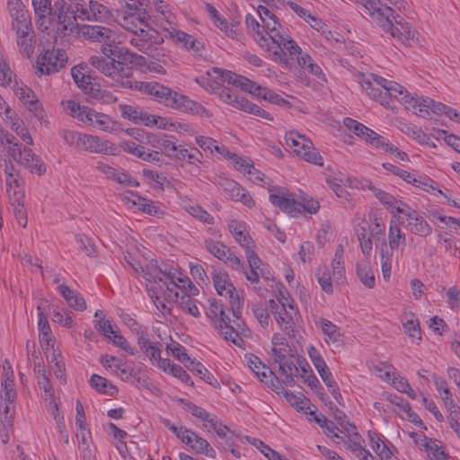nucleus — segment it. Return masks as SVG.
Masks as SVG:
<instances>
[{"instance_id": "nucleus-5", "label": "nucleus", "mask_w": 460, "mask_h": 460, "mask_svg": "<svg viewBox=\"0 0 460 460\" xmlns=\"http://www.w3.org/2000/svg\"><path fill=\"white\" fill-rule=\"evenodd\" d=\"M207 315L210 318L213 325L220 330L225 340L232 341L239 348L243 347L244 341L240 333L244 330V323L241 320V315L239 319L236 318V320L231 322L224 311L223 305L215 299L209 300V307Z\"/></svg>"}, {"instance_id": "nucleus-25", "label": "nucleus", "mask_w": 460, "mask_h": 460, "mask_svg": "<svg viewBox=\"0 0 460 460\" xmlns=\"http://www.w3.org/2000/svg\"><path fill=\"white\" fill-rule=\"evenodd\" d=\"M147 142L160 153L168 157H172L177 151V144L173 136L161 134L159 136L155 134L147 135Z\"/></svg>"}, {"instance_id": "nucleus-38", "label": "nucleus", "mask_w": 460, "mask_h": 460, "mask_svg": "<svg viewBox=\"0 0 460 460\" xmlns=\"http://www.w3.org/2000/svg\"><path fill=\"white\" fill-rule=\"evenodd\" d=\"M17 35V44L20 48L21 53L26 57L31 58V56L34 52L35 48V35L33 30L26 31L24 34H16Z\"/></svg>"}, {"instance_id": "nucleus-48", "label": "nucleus", "mask_w": 460, "mask_h": 460, "mask_svg": "<svg viewBox=\"0 0 460 460\" xmlns=\"http://www.w3.org/2000/svg\"><path fill=\"white\" fill-rule=\"evenodd\" d=\"M422 441L425 442V444H422V447L429 452V456L431 460H448L441 447L436 443V440L422 436Z\"/></svg>"}, {"instance_id": "nucleus-6", "label": "nucleus", "mask_w": 460, "mask_h": 460, "mask_svg": "<svg viewBox=\"0 0 460 460\" xmlns=\"http://www.w3.org/2000/svg\"><path fill=\"white\" fill-rule=\"evenodd\" d=\"M316 278L322 289L328 295H332L334 291L333 283L340 286L345 282L344 247L342 244L338 245L335 251L332 261V270L326 265L319 266Z\"/></svg>"}, {"instance_id": "nucleus-36", "label": "nucleus", "mask_w": 460, "mask_h": 460, "mask_svg": "<svg viewBox=\"0 0 460 460\" xmlns=\"http://www.w3.org/2000/svg\"><path fill=\"white\" fill-rule=\"evenodd\" d=\"M87 13H89L87 22H104L111 15L109 9L104 4L94 0H89Z\"/></svg>"}, {"instance_id": "nucleus-44", "label": "nucleus", "mask_w": 460, "mask_h": 460, "mask_svg": "<svg viewBox=\"0 0 460 460\" xmlns=\"http://www.w3.org/2000/svg\"><path fill=\"white\" fill-rule=\"evenodd\" d=\"M12 27L16 34H24L26 31L32 30V24L29 12L22 13L19 15L12 17Z\"/></svg>"}, {"instance_id": "nucleus-64", "label": "nucleus", "mask_w": 460, "mask_h": 460, "mask_svg": "<svg viewBox=\"0 0 460 460\" xmlns=\"http://www.w3.org/2000/svg\"><path fill=\"white\" fill-rule=\"evenodd\" d=\"M166 349L171 350L172 355L182 363L186 364L190 359L184 347L178 342L172 341L166 346Z\"/></svg>"}, {"instance_id": "nucleus-45", "label": "nucleus", "mask_w": 460, "mask_h": 460, "mask_svg": "<svg viewBox=\"0 0 460 460\" xmlns=\"http://www.w3.org/2000/svg\"><path fill=\"white\" fill-rule=\"evenodd\" d=\"M389 249H397L401 244H405V234L402 232L399 225L395 222H391L388 234Z\"/></svg>"}, {"instance_id": "nucleus-28", "label": "nucleus", "mask_w": 460, "mask_h": 460, "mask_svg": "<svg viewBox=\"0 0 460 460\" xmlns=\"http://www.w3.org/2000/svg\"><path fill=\"white\" fill-rule=\"evenodd\" d=\"M370 77L371 78L363 77L360 80L359 84L362 90L365 91L369 97L379 102L382 105L388 104L386 97L384 94V89L382 86L376 84V79L379 76L371 75Z\"/></svg>"}, {"instance_id": "nucleus-24", "label": "nucleus", "mask_w": 460, "mask_h": 460, "mask_svg": "<svg viewBox=\"0 0 460 460\" xmlns=\"http://www.w3.org/2000/svg\"><path fill=\"white\" fill-rule=\"evenodd\" d=\"M407 225L406 228L413 234L426 237L431 234L432 227L415 210L404 212Z\"/></svg>"}, {"instance_id": "nucleus-8", "label": "nucleus", "mask_w": 460, "mask_h": 460, "mask_svg": "<svg viewBox=\"0 0 460 460\" xmlns=\"http://www.w3.org/2000/svg\"><path fill=\"white\" fill-rule=\"evenodd\" d=\"M66 110L72 117L100 130L111 132L115 128L116 123L109 115L97 112L87 106H81L75 101H68Z\"/></svg>"}, {"instance_id": "nucleus-4", "label": "nucleus", "mask_w": 460, "mask_h": 460, "mask_svg": "<svg viewBox=\"0 0 460 460\" xmlns=\"http://www.w3.org/2000/svg\"><path fill=\"white\" fill-rule=\"evenodd\" d=\"M195 81L206 90L214 92L226 103L264 119L273 120V117L270 112L243 96L234 95L229 88L221 85L217 82L212 81L206 76L197 77Z\"/></svg>"}, {"instance_id": "nucleus-15", "label": "nucleus", "mask_w": 460, "mask_h": 460, "mask_svg": "<svg viewBox=\"0 0 460 460\" xmlns=\"http://www.w3.org/2000/svg\"><path fill=\"white\" fill-rule=\"evenodd\" d=\"M212 71L217 77H220L223 82L240 87L243 91L253 94L254 96L261 97L263 90L265 89V87L257 84L255 82L231 71L222 70L217 67H213Z\"/></svg>"}, {"instance_id": "nucleus-39", "label": "nucleus", "mask_w": 460, "mask_h": 460, "mask_svg": "<svg viewBox=\"0 0 460 460\" xmlns=\"http://www.w3.org/2000/svg\"><path fill=\"white\" fill-rule=\"evenodd\" d=\"M316 325L319 326L323 332L327 336V342L335 343L341 341V334L340 328L331 321L325 318H320L316 322Z\"/></svg>"}, {"instance_id": "nucleus-33", "label": "nucleus", "mask_w": 460, "mask_h": 460, "mask_svg": "<svg viewBox=\"0 0 460 460\" xmlns=\"http://www.w3.org/2000/svg\"><path fill=\"white\" fill-rule=\"evenodd\" d=\"M6 123L10 124L11 128L28 145L33 144V139L29 132V129L25 127L23 121L14 115H7L4 118Z\"/></svg>"}, {"instance_id": "nucleus-46", "label": "nucleus", "mask_w": 460, "mask_h": 460, "mask_svg": "<svg viewBox=\"0 0 460 460\" xmlns=\"http://www.w3.org/2000/svg\"><path fill=\"white\" fill-rule=\"evenodd\" d=\"M297 63L302 68L307 69L312 75L317 76L319 79H325V75L320 66L314 63L313 58L307 53H304L297 57Z\"/></svg>"}, {"instance_id": "nucleus-26", "label": "nucleus", "mask_w": 460, "mask_h": 460, "mask_svg": "<svg viewBox=\"0 0 460 460\" xmlns=\"http://www.w3.org/2000/svg\"><path fill=\"white\" fill-rule=\"evenodd\" d=\"M150 15L147 12L137 13H128L123 15L119 20V24L125 30L136 35L141 28L146 27V22L149 21Z\"/></svg>"}, {"instance_id": "nucleus-52", "label": "nucleus", "mask_w": 460, "mask_h": 460, "mask_svg": "<svg viewBox=\"0 0 460 460\" xmlns=\"http://www.w3.org/2000/svg\"><path fill=\"white\" fill-rule=\"evenodd\" d=\"M91 385L100 393L112 394L117 391L116 387L108 380L99 375H93L90 379Z\"/></svg>"}, {"instance_id": "nucleus-32", "label": "nucleus", "mask_w": 460, "mask_h": 460, "mask_svg": "<svg viewBox=\"0 0 460 460\" xmlns=\"http://www.w3.org/2000/svg\"><path fill=\"white\" fill-rule=\"evenodd\" d=\"M155 283L157 284V287L152 288V293L150 295L155 305L161 312L165 310L169 311L170 309L168 308L166 303L169 301H174V299H171L168 296L166 288L161 280H157Z\"/></svg>"}, {"instance_id": "nucleus-11", "label": "nucleus", "mask_w": 460, "mask_h": 460, "mask_svg": "<svg viewBox=\"0 0 460 460\" xmlns=\"http://www.w3.org/2000/svg\"><path fill=\"white\" fill-rule=\"evenodd\" d=\"M7 155L31 172L42 175L46 172V167L40 157L34 155L30 148L22 149L16 139L8 147Z\"/></svg>"}, {"instance_id": "nucleus-31", "label": "nucleus", "mask_w": 460, "mask_h": 460, "mask_svg": "<svg viewBox=\"0 0 460 460\" xmlns=\"http://www.w3.org/2000/svg\"><path fill=\"white\" fill-rule=\"evenodd\" d=\"M13 73L11 74V76ZM3 86H10L13 88L15 95L24 103L28 105H35L37 99L33 91L22 83L16 81L13 82L11 79L10 84H2Z\"/></svg>"}, {"instance_id": "nucleus-53", "label": "nucleus", "mask_w": 460, "mask_h": 460, "mask_svg": "<svg viewBox=\"0 0 460 460\" xmlns=\"http://www.w3.org/2000/svg\"><path fill=\"white\" fill-rule=\"evenodd\" d=\"M188 362L189 363L185 364V367L189 370L199 376L200 378H202L207 383L212 385L213 381L215 380L214 376L210 374L200 362L191 359H190Z\"/></svg>"}, {"instance_id": "nucleus-20", "label": "nucleus", "mask_w": 460, "mask_h": 460, "mask_svg": "<svg viewBox=\"0 0 460 460\" xmlns=\"http://www.w3.org/2000/svg\"><path fill=\"white\" fill-rule=\"evenodd\" d=\"M270 39L269 46H266V48L274 55L280 56L284 53L283 49H286L290 56L296 55L299 57L304 54L296 42L289 39L288 36H284L280 33H275L273 35H270Z\"/></svg>"}, {"instance_id": "nucleus-7", "label": "nucleus", "mask_w": 460, "mask_h": 460, "mask_svg": "<svg viewBox=\"0 0 460 460\" xmlns=\"http://www.w3.org/2000/svg\"><path fill=\"white\" fill-rule=\"evenodd\" d=\"M140 90L156 97L165 106L188 112L194 111L196 102L186 96L172 91V89L156 82L140 83Z\"/></svg>"}, {"instance_id": "nucleus-43", "label": "nucleus", "mask_w": 460, "mask_h": 460, "mask_svg": "<svg viewBox=\"0 0 460 460\" xmlns=\"http://www.w3.org/2000/svg\"><path fill=\"white\" fill-rule=\"evenodd\" d=\"M357 275L363 285L368 288H373L376 283L373 270L368 261L357 265Z\"/></svg>"}, {"instance_id": "nucleus-61", "label": "nucleus", "mask_w": 460, "mask_h": 460, "mask_svg": "<svg viewBox=\"0 0 460 460\" xmlns=\"http://www.w3.org/2000/svg\"><path fill=\"white\" fill-rule=\"evenodd\" d=\"M249 367L261 382H267L265 379L268 378V374L270 370L262 364L259 358L253 357V358H251L249 361Z\"/></svg>"}, {"instance_id": "nucleus-21", "label": "nucleus", "mask_w": 460, "mask_h": 460, "mask_svg": "<svg viewBox=\"0 0 460 460\" xmlns=\"http://www.w3.org/2000/svg\"><path fill=\"white\" fill-rule=\"evenodd\" d=\"M78 149L96 154L114 155L116 146L109 140L97 136L84 134Z\"/></svg>"}, {"instance_id": "nucleus-58", "label": "nucleus", "mask_w": 460, "mask_h": 460, "mask_svg": "<svg viewBox=\"0 0 460 460\" xmlns=\"http://www.w3.org/2000/svg\"><path fill=\"white\" fill-rule=\"evenodd\" d=\"M379 201L388 208L394 209L398 213H404L402 206H405L402 201H398L393 195L383 190L378 198Z\"/></svg>"}, {"instance_id": "nucleus-23", "label": "nucleus", "mask_w": 460, "mask_h": 460, "mask_svg": "<svg viewBox=\"0 0 460 460\" xmlns=\"http://www.w3.org/2000/svg\"><path fill=\"white\" fill-rule=\"evenodd\" d=\"M167 22L169 27H164V29L168 33L170 39L175 43L197 53L203 49V44L201 42L198 41L191 35L172 27L170 22L167 21Z\"/></svg>"}, {"instance_id": "nucleus-14", "label": "nucleus", "mask_w": 460, "mask_h": 460, "mask_svg": "<svg viewBox=\"0 0 460 460\" xmlns=\"http://www.w3.org/2000/svg\"><path fill=\"white\" fill-rule=\"evenodd\" d=\"M376 84L377 86H382L384 89V94L386 97V101L388 102L389 98L394 97L403 103L405 108L408 110L412 111L414 105H417L416 103L418 97L410 96L407 90L401 84L395 82L388 81L384 77H377L376 79Z\"/></svg>"}, {"instance_id": "nucleus-49", "label": "nucleus", "mask_w": 460, "mask_h": 460, "mask_svg": "<svg viewBox=\"0 0 460 460\" xmlns=\"http://www.w3.org/2000/svg\"><path fill=\"white\" fill-rule=\"evenodd\" d=\"M14 405L10 402H2L0 406V428L4 430L11 429L13 427V417Z\"/></svg>"}, {"instance_id": "nucleus-55", "label": "nucleus", "mask_w": 460, "mask_h": 460, "mask_svg": "<svg viewBox=\"0 0 460 460\" xmlns=\"http://www.w3.org/2000/svg\"><path fill=\"white\" fill-rule=\"evenodd\" d=\"M185 210L192 217L206 224H214V217L200 206L192 204L185 207Z\"/></svg>"}, {"instance_id": "nucleus-27", "label": "nucleus", "mask_w": 460, "mask_h": 460, "mask_svg": "<svg viewBox=\"0 0 460 460\" xmlns=\"http://www.w3.org/2000/svg\"><path fill=\"white\" fill-rule=\"evenodd\" d=\"M245 256L248 265L250 267V270L246 271L244 270L243 274L246 279L251 283H258L260 280V277L264 276L262 261L255 253V251L248 252V253H246Z\"/></svg>"}, {"instance_id": "nucleus-37", "label": "nucleus", "mask_w": 460, "mask_h": 460, "mask_svg": "<svg viewBox=\"0 0 460 460\" xmlns=\"http://www.w3.org/2000/svg\"><path fill=\"white\" fill-rule=\"evenodd\" d=\"M71 75L77 86L85 93L90 90V86H93L95 83L94 79L85 73L84 67L82 66H74L71 69Z\"/></svg>"}, {"instance_id": "nucleus-51", "label": "nucleus", "mask_w": 460, "mask_h": 460, "mask_svg": "<svg viewBox=\"0 0 460 460\" xmlns=\"http://www.w3.org/2000/svg\"><path fill=\"white\" fill-rule=\"evenodd\" d=\"M205 247L208 252L223 261L230 251L226 245L211 239L205 242Z\"/></svg>"}, {"instance_id": "nucleus-18", "label": "nucleus", "mask_w": 460, "mask_h": 460, "mask_svg": "<svg viewBox=\"0 0 460 460\" xmlns=\"http://www.w3.org/2000/svg\"><path fill=\"white\" fill-rule=\"evenodd\" d=\"M417 105H414L412 111L424 119H429L430 112L436 115H446L452 119V115H456V110L441 102H436L429 97L417 98Z\"/></svg>"}, {"instance_id": "nucleus-3", "label": "nucleus", "mask_w": 460, "mask_h": 460, "mask_svg": "<svg viewBox=\"0 0 460 460\" xmlns=\"http://www.w3.org/2000/svg\"><path fill=\"white\" fill-rule=\"evenodd\" d=\"M150 268L154 270V271H149L151 276H163L159 277L160 280L165 286L168 296L171 299H174V302L189 314L194 317L199 316L200 314L196 301L191 297L198 293V288L192 285L188 278H176L172 270H160L153 266Z\"/></svg>"}, {"instance_id": "nucleus-29", "label": "nucleus", "mask_w": 460, "mask_h": 460, "mask_svg": "<svg viewBox=\"0 0 460 460\" xmlns=\"http://www.w3.org/2000/svg\"><path fill=\"white\" fill-rule=\"evenodd\" d=\"M245 23L248 31L252 34L254 40L258 44L264 48L269 46L270 32L262 31V25L260 24L258 20L252 14H247L245 17Z\"/></svg>"}, {"instance_id": "nucleus-2", "label": "nucleus", "mask_w": 460, "mask_h": 460, "mask_svg": "<svg viewBox=\"0 0 460 460\" xmlns=\"http://www.w3.org/2000/svg\"><path fill=\"white\" fill-rule=\"evenodd\" d=\"M362 12L369 15L383 30L399 40H411L415 30L403 18L380 0H360Z\"/></svg>"}, {"instance_id": "nucleus-41", "label": "nucleus", "mask_w": 460, "mask_h": 460, "mask_svg": "<svg viewBox=\"0 0 460 460\" xmlns=\"http://www.w3.org/2000/svg\"><path fill=\"white\" fill-rule=\"evenodd\" d=\"M86 94L105 104H111L118 101V98L111 91L101 89L96 82L90 86Z\"/></svg>"}, {"instance_id": "nucleus-54", "label": "nucleus", "mask_w": 460, "mask_h": 460, "mask_svg": "<svg viewBox=\"0 0 460 460\" xmlns=\"http://www.w3.org/2000/svg\"><path fill=\"white\" fill-rule=\"evenodd\" d=\"M186 445L198 454H203L208 456H213L215 453L214 449L210 447L208 442L203 438L199 437V435H197L196 438H191V444Z\"/></svg>"}, {"instance_id": "nucleus-16", "label": "nucleus", "mask_w": 460, "mask_h": 460, "mask_svg": "<svg viewBox=\"0 0 460 460\" xmlns=\"http://www.w3.org/2000/svg\"><path fill=\"white\" fill-rule=\"evenodd\" d=\"M164 41L160 33L146 22V27L141 28L139 31L131 37L129 42L139 51L149 54L154 49V45L161 44Z\"/></svg>"}, {"instance_id": "nucleus-9", "label": "nucleus", "mask_w": 460, "mask_h": 460, "mask_svg": "<svg viewBox=\"0 0 460 460\" xmlns=\"http://www.w3.org/2000/svg\"><path fill=\"white\" fill-rule=\"evenodd\" d=\"M269 307L279 328L290 338H296L302 322L298 309L294 306L279 307L274 300H269Z\"/></svg>"}, {"instance_id": "nucleus-13", "label": "nucleus", "mask_w": 460, "mask_h": 460, "mask_svg": "<svg viewBox=\"0 0 460 460\" xmlns=\"http://www.w3.org/2000/svg\"><path fill=\"white\" fill-rule=\"evenodd\" d=\"M66 62L67 56L63 49H45L38 58L37 69L40 75H51L63 68Z\"/></svg>"}, {"instance_id": "nucleus-1", "label": "nucleus", "mask_w": 460, "mask_h": 460, "mask_svg": "<svg viewBox=\"0 0 460 460\" xmlns=\"http://www.w3.org/2000/svg\"><path fill=\"white\" fill-rule=\"evenodd\" d=\"M102 52L104 57L93 56L89 63L120 86L133 88V84L129 80L133 75V67L127 63L132 61L133 53L126 48L113 45H102Z\"/></svg>"}, {"instance_id": "nucleus-30", "label": "nucleus", "mask_w": 460, "mask_h": 460, "mask_svg": "<svg viewBox=\"0 0 460 460\" xmlns=\"http://www.w3.org/2000/svg\"><path fill=\"white\" fill-rule=\"evenodd\" d=\"M58 290L73 309L76 311H84L86 309V302L78 292L72 290L65 284L58 285Z\"/></svg>"}, {"instance_id": "nucleus-42", "label": "nucleus", "mask_w": 460, "mask_h": 460, "mask_svg": "<svg viewBox=\"0 0 460 460\" xmlns=\"http://www.w3.org/2000/svg\"><path fill=\"white\" fill-rule=\"evenodd\" d=\"M393 255V250L388 248L386 242L384 240L380 252V262L382 274L385 280H387L391 275Z\"/></svg>"}, {"instance_id": "nucleus-17", "label": "nucleus", "mask_w": 460, "mask_h": 460, "mask_svg": "<svg viewBox=\"0 0 460 460\" xmlns=\"http://www.w3.org/2000/svg\"><path fill=\"white\" fill-rule=\"evenodd\" d=\"M84 40H92L93 42L102 43V45L117 46L118 35L117 33L103 26H92L82 25L76 31Z\"/></svg>"}, {"instance_id": "nucleus-63", "label": "nucleus", "mask_w": 460, "mask_h": 460, "mask_svg": "<svg viewBox=\"0 0 460 460\" xmlns=\"http://www.w3.org/2000/svg\"><path fill=\"white\" fill-rule=\"evenodd\" d=\"M299 208V216L304 212H307L309 214H315L320 208L319 202L312 198H302L298 200Z\"/></svg>"}, {"instance_id": "nucleus-56", "label": "nucleus", "mask_w": 460, "mask_h": 460, "mask_svg": "<svg viewBox=\"0 0 460 460\" xmlns=\"http://www.w3.org/2000/svg\"><path fill=\"white\" fill-rule=\"evenodd\" d=\"M308 355L314 366L317 369L320 376L330 372L329 367H327L324 359L320 355L319 351L313 346L308 349Z\"/></svg>"}, {"instance_id": "nucleus-60", "label": "nucleus", "mask_w": 460, "mask_h": 460, "mask_svg": "<svg viewBox=\"0 0 460 460\" xmlns=\"http://www.w3.org/2000/svg\"><path fill=\"white\" fill-rule=\"evenodd\" d=\"M196 143L204 151H212L214 148L217 153L221 155L224 154L225 147H220L218 145H217V141L209 137L198 136L196 137Z\"/></svg>"}, {"instance_id": "nucleus-59", "label": "nucleus", "mask_w": 460, "mask_h": 460, "mask_svg": "<svg viewBox=\"0 0 460 460\" xmlns=\"http://www.w3.org/2000/svg\"><path fill=\"white\" fill-rule=\"evenodd\" d=\"M35 15L40 20L45 19L53 8L50 0H32Z\"/></svg>"}, {"instance_id": "nucleus-12", "label": "nucleus", "mask_w": 460, "mask_h": 460, "mask_svg": "<svg viewBox=\"0 0 460 460\" xmlns=\"http://www.w3.org/2000/svg\"><path fill=\"white\" fill-rule=\"evenodd\" d=\"M212 279L218 295L228 296L233 315L239 319L242 314L243 303L240 300L235 288L230 281L229 275L226 272H217L213 275Z\"/></svg>"}, {"instance_id": "nucleus-34", "label": "nucleus", "mask_w": 460, "mask_h": 460, "mask_svg": "<svg viewBox=\"0 0 460 460\" xmlns=\"http://www.w3.org/2000/svg\"><path fill=\"white\" fill-rule=\"evenodd\" d=\"M126 259H127V262L134 270V271L143 273L146 280H148V281L153 280L154 282L160 280V278H159L160 276H151L149 274V271H154V270L149 267L153 266L154 268L163 270L161 267H158L156 264H155L153 262L143 265L139 261L136 260L135 258L131 257L130 255L128 257H126ZM165 269H167L168 270H171V269H168L167 266H164V270H165Z\"/></svg>"}, {"instance_id": "nucleus-62", "label": "nucleus", "mask_w": 460, "mask_h": 460, "mask_svg": "<svg viewBox=\"0 0 460 460\" xmlns=\"http://www.w3.org/2000/svg\"><path fill=\"white\" fill-rule=\"evenodd\" d=\"M73 10L75 12V21L89 20V13H87L89 0H72Z\"/></svg>"}, {"instance_id": "nucleus-47", "label": "nucleus", "mask_w": 460, "mask_h": 460, "mask_svg": "<svg viewBox=\"0 0 460 460\" xmlns=\"http://www.w3.org/2000/svg\"><path fill=\"white\" fill-rule=\"evenodd\" d=\"M310 414L314 415V421L323 429V431L326 436L331 438H340L337 431L339 429L337 426L330 420H328L323 414H315L314 411H310Z\"/></svg>"}, {"instance_id": "nucleus-40", "label": "nucleus", "mask_w": 460, "mask_h": 460, "mask_svg": "<svg viewBox=\"0 0 460 460\" xmlns=\"http://www.w3.org/2000/svg\"><path fill=\"white\" fill-rule=\"evenodd\" d=\"M152 365L166 372L169 367V359L161 357V344L155 343L145 352Z\"/></svg>"}, {"instance_id": "nucleus-50", "label": "nucleus", "mask_w": 460, "mask_h": 460, "mask_svg": "<svg viewBox=\"0 0 460 460\" xmlns=\"http://www.w3.org/2000/svg\"><path fill=\"white\" fill-rule=\"evenodd\" d=\"M223 155L232 162L236 170L244 173L252 174V164L250 163L251 161L249 159L238 156L237 155L226 150Z\"/></svg>"}, {"instance_id": "nucleus-35", "label": "nucleus", "mask_w": 460, "mask_h": 460, "mask_svg": "<svg viewBox=\"0 0 460 460\" xmlns=\"http://www.w3.org/2000/svg\"><path fill=\"white\" fill-rule=\"evenodd\" d=\"M402 326L405 333L412 341H420L421 340V332L420 327V323L418 318L415 316L413 313H405L404 320H402Z\"/></svg>"}, {"instance_id": "nucleus-10", "label": "nucleus", "mask_w": 460, "mask_h": 460, "mask_svg": "<svg viewBox=\"0 0 460 460\" xmlns=\"http://www.w3.org/2000/svg\"><path fill=\"white\" fill-rule=\"evenodd\" d=\"M287 146L297 155L303 157L306 162L322 166L323 160L321 155L315 150L310 139L296 131H289L285 137Z\"/></svg>"}, {"instance_id": "nucleus-19", "label": "nucleus", "mask_w": 460, "mask_h": 460, "mask_svg": "<svg viewBox=\"0 0 460 460\" xmlns=\"http://www.w3.org/2000/svg\"><path fill=\"white\" fill-rule=\"evenodd\" d=\"M53 12L62 31L76 32L80 25L75 21L73 2L67 4L65 0H58L54 3Z\"/></svg>"}, {"instance_id": "nucleus-57", "label": "nucleus", "mask_w": 460, "mask_h": 460, "mask_svg": "<svg viewBox=\"0 0 460 460\" xmlns=\"http://www.w3.org/2000/svg\"><path fill=\"white\" fill-rule=\"evenodd\" d=\"M218 185L224 190L228 198L232 200H235V199L238 198V194L241 191H243V189H242L236 181L226 178L221 179L218 181Z\"/></svg>"}, {"instance_id": "nucleus-22", "label": "nucleus", "mask_w": 460, "mask_h": 460, "mask_svg": "<svg viewBox=\"0 0 460 460\" xmlns=\"http://www.w3.org/2000/svg\"><path fill=\"white\" fill-rule=\"evenodd\" d=\"M270 200L274 206L291 217H296L299 216L300 205L298 200L294 199L293 194L279 190L270 194Z\"/></svg>"}]
</instances>
